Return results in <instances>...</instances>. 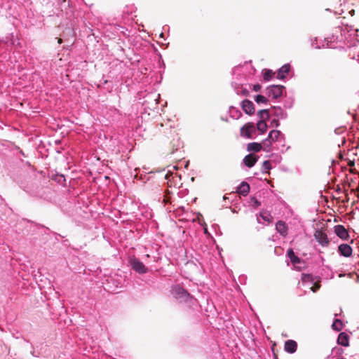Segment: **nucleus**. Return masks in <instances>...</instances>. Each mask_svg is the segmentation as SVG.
<instances>
[{
	"label": "nucleus",
	"instance_id": "nucleus-5",
	"mask_svg": "<svg viewBox=\"0 0 359 359\" xmlns=\"http://www.w3.org/2000/svg\"><path fill=\"white\" fill-rule=\"evenodd\" d=\"M256 132V128L253 123H247L241 128V136L246 138H252Z\"/></svg>",
	"mask_w": 359,
	"mask_h": 359
},
{
	"label": "nucleus",
	"instance_id": "nucleus-34",
	"mask_svg": "<svg viewBox=\"0 0 359 359\" xmlns=\"http://www.w3.org/2000/svg\"><path fill=\"white\" fill-rule=\"evenodd\" d=\"M260 216L262 217V219L265 221H269V218H268V216H266L263 214H260Z\"/></svg>",
	"mask_w": 359,
	"mask_h": 359
},
{
	"label": "nucleus",
	"instance_id": "nucleus-29",
	"mask_svg": "<svg viewBox=\"0 0 359 359\" xmlns=\"http://www.w3.org/2000/svg\"><path fill=\"white\" fill-rule=\"evenodd\" d=\"M250 203L255 208H258L261 205V203L255 197L250 198Z\"/></svg>",
	"mask_w": 359,
	"mask_h": 359
},
{
	"label": "nucleus",
	"instance_id": "nucleus-17",
	"mask_svg": "<svg viewBox=\"0 0 359 359\" xmlns=\"http://www.w3.org/2000/svg\"><path fill=\"white\" fill-rule=\"evenodd\" d=\"M250 191V186L247 182H243L238 187L237 192L243 196H246Z\"/></svg>",
	"mask_w": 359,
	"mask_h": 359
},
{
	"label": "nucleus",
	"instance_id": "nucleus-24",
	"mask_svg": "<svg viewBox=\"0 0 359 359\" xmlns=\"http://www.w3.org/2000/svg\"><path fill=\"white\" fill-rule=\"evenodd\" d=\"M257 115L261 118V120L265 121L269 118V112L267 109L259 110L257 113Z\"/></svg>",
	"mask_w": 359,
	"mask_h": 359
},
{
	"label": "nucleus",
	"instance_id": "nucleus-16",
	"mask_svg": "<svg viewBox=\"0 0 359 359\" xmlns=\"http://www.w3.org/2000/svg\"><path fill=\"white\" fill-rule=\"evenodd\" d=\"M273 114L278 118L284 119L287 117V113L278 106L273 107Z\"/></svg>",
	"mask_w": 359,
	"mask_h": 359
},
{
	"label": "nucleus",
	"instance_id": "nucleus-19",
	"mask_svg": "<svg viewBox=\"0 0 359 359\" xmlns=\"http://www.w3.org/2000/svg\"><path fill=\"white\" fill-rule=\"evenodd\" d=\"M272 142H273V141L271 139H269V137L268 136L261 143L263 150L266 152L270 151L271 150Z\"/></svg>",
	"mask_w": 359,
	"mask_h": 359
},
{
	"label": "nucleus",
	"instance_id": "nucleus-38",
	"mask_svg": "<svg viewBox=\"0 0 359 359\" xmlns=\"http://www.w3.org/2000/svg\"><path fill=\"white\" fill-rule=\"evenodd\" d=\"M160 36H161V37H163V33H161V34H160Z\"/></svg>",
	"mask_w": 359,
	"mask_h": 359
},
{
	"label": "nucleus",
	"instance_id": "nucleus-33",
	"mask_svg": "<svg viewBox=\"0 0 359 359\" xmlns=\"http://www.w3.org/2000/svg\"><path fill=\"white\" fill-rule=\"evenodd\" d=\"M271 123L274 125L276 127H278L279 126L278 120H273Z\"/></svg>",
	"mask_w": 359,
	"mask_h": 359
},
{
	"label": "nucleus",
	"instance_id": "nucleus-14",
	"mask_svg": "<svg viewBox=\"0 0 359 359\" xmlns=\"http://www.w3.org/2000/svg\"><path fill=\"white\" fill-rule=\"evenodd\" d=\"M276 231L283 236L285 237L287 235V226L285 222L278 221L276 224Z\"/></svg>",
	"mask_w": 359,
	"mask_h": 359
},
{
	"label": "nucleus",
	"instance_id": "nucleus-36",
	"mask_svg": "<svg viewBox=\"0 0 359 359\" xmlns=\"http://www.w3.org/2000/svg\"><path fill=\"white\" fill-rule=\"evenodd\" d=\"M310 289L315 292L316 291V289L313 288V287H311Z\"/></svg>",
	"mask_w": 359,
	"mask_h": 359
},
{
	"label": "nucleus",
	"instance_id": "nucleus-2",
	"mask_svg": "<svg viewBox=\"0 0 359 359\" xmlns=\"http://www.w3.org/2000/svg\"><path fill=\"white\" fill-rule=\"evenodd\" d=\"M285 87L282 85H271L266 88V95L273 99H277L282 96Z\"/></svg>",
	"mask_w": 359,
	"mask_h": 359
},
{
	"label": "nucleus",
	"instance_id": "nucleus-23",
	"mask_svg": "<svg viewBox=\"0 0 359 359\" xmlns=\"http://www.w3.org/2000/svg\"><path fill=\"white\" fill-rule=\"evenodd\" d=\"M257 129L261 133H264L267 130V124L264 120H260L257 123Z\"/></svg>",
	"mask_w": 359,
	"mask_h": 359
},
{
	"label": "nucleus",
	"instance_id": "nucleus-11",
	"mask_svg": "<svg viewBox=\"0 0 359 359\" xmlns=\"http://www.w3.org/2000/svg\"><path fill=\"white\" fill-rule=\"evenodd\" d=\"M269 137L273 142H285V135L279 130H271L269 134Z\"/></svg>",
	"mask_w": 359,
	"mask_h": 359
},
{
	"label": "nucleus",
	"instance_id": "nucleus-30",
	"mask_svg": "<svg viewBox=\"0 0 359 359\" xmlns=\"http://www.w3.org/2000/svg\"><path fill=\"white\" fill-rule=\"evenodd\" d=\"M55 180H57V182H60V183H61L62 181V182L65 181V176L63 175H57V177L55 178Z\"/></svg>",
	"mask_w": 359,
	"mask_h": 359
},
{
	"label": "nucleus",
	"instance_id": "nucleus-27",
	"mask_svg": "<svg viewBox=\"0 0 359 359\" xmlns=\"http://www.w3.org/2000/svg\"><path fill=\"white\" fill-rule=\"evenodd\" d=\"M255 100L257 103L266 104L268 102L267 98L262 95H257Z\"/></svg>",
	"mask_w": 359,
	"mask_h": 359
},
{
	"label": "nucleus",
	"instance_id": "nucleus-26",
	"mask_svg": "<svg viewBox=\"0 0 359 359\" xmlns=\"http://www.w3.org/2000/svg\"><path fill=\"white\" fill-rule=\"evenodd\" d=\"M332 328L337 331H341L343 328L342 322L339 319H336L332 325Z\"/></svg>",
	"mask_w": 359,
	"mask_h": 359
},
{
	"label": "nucleus",
	"instance_id": "nucleus-8",
	"mask_svg": "<svg viewBox=\"0 0 359 359\" xmlns=\"http://www.w3.org/2000/svg\"><path fill=\"white\" fill-rule=\"evenodd\" d=\"M337 252L340 256L350 257L352 255L353 249L350 245L342 243L338 246Z\"/></svg>",
	"mask_w": 359,
	"mask_h": 359
},
{
	"label": "nucleus",
	"instance_id": "nucleus-4",
	"mask_svg": "<svg viewBox=\"0 0 359 359\" xmlns=\"http://www.w3.org/2000/svg\"><path fill=\"white\" fill-rule=\"evenodd\" d=\"M158 98H159V95H156V94H149V95H147L146 97H145V100L143 102V104L150 109H154L157 107L158 106Z\"/></svg>",
	"mask_w": 359,
	"mask_h": 359
},
{
	"label": "nucleus",
	"instance_id": "nucleus-31",
	"mask_svg": "<svg viewBox=\"0 0 359 359\" xmlns=\"http://www.w3.org/2000/svg\"><path fill=\"white\" fill-rule=\"evenodd\" d=\"M260 89H261V86H260L259 84H257V85H255V86H253V90H254L255 91H259V90H260Z\"/></svg>",
	"mask_w": 359,
	"mask_h": 359
},
{
	"label": "nucleus",
	"instance_id": "nucleus-3",
	"mask_svg": "<svg viewBox=\"0 0 359 359\" xmlns=\"http://www.w3.org/2000/svg\"><path fill=\"white\" fill-rule=\"evenodd\" d=\"M130 265L132 269L140 274H144L147 272V269L145 265L135 257H130Z\"/></svg>",
	"mask_w": 359,
	"mask_h": 359
},
{
	"label": "nucleus",
	"instance_id": "nucleus-37",
	"mask_svg": "<svg viewBox=\"0 0 359 359\" xmlns=\"http://www.w3.org/2000/svg\"><path fill=\"white\" fill-rule=\"evenodd\" d=\"M58 43H62V39H58Z\"/></svg>",
	"mask_w": 359,
	"mask_h": 359
},
{
	"label": "nucleus",
	"instance_id": "nucleus-1",
	"mask_svg": "<svg viewBox=\"0 0 359 359\" xmlns=\"http://www.w3.org/2000/svg\"><path fill=\"white\" fill-rule=\"evenodd\" d=\"M171 294L180 302H187L192 297L191 294L180 285H175L172 287Z\"/></svg>",
	"mask_w": 359,
	"mask_h": 359
},
{
	"label": "nucleus",
	"instance_id": "nucleus-25",
	"mask_svg": "<svg viewBox=\"0 0 359 359\" xmlns=\"http://www.w3.org/2000/svg\"><path fill=\"white\" fill-rule=\"evenodd\" d=\"M274 72L271 69H264L263 74V78L265 81H270L273 77Z\"/></svg>",
	"mask_w": 359,
	"mask_h": 359
},
{
	"label": "nucleus",
	"instance_id": "nucleus-7",
	"mask_svg": "<svg viewBox=\"0 0 359 359\" xmlns=\"http://www.w3.org/2000/svg\"><path fill=\"white\" fill-rule=\"evenodd\" d=\"M314 237L317 242L322 246H327L330 243L327 234L320 229H318L315 231Z\"/></svg>",
	"mask_w": 359,
	"mask_h": 359
},
{
	"label": "nucleus",
	"instance_id": "nucleus-20",
	"mask_svg": "<svg viewBox=\"0 0 359 359\" xmlns=\"http://www.w3.org/2000/svg\"><path fill=\"white\" fill-rule=\"evenodd\" d=\"M248 151L258 152L262 149V146L260 143L251 142L248 144Z\"/></svg>",
	"mask_w": 359,
	"mask_h": 359
},
{
	"label": "nucleus",
	"instance_id": "nucleus-21",
	"mask_svg": "<svg viewBox=\"0 0 359 359\" xmlns=\"http://www.w3.org/2000/svg\"><path fill=\"white\" fill-rule=\"evenodd\" d=\"M229 113L230 116L234 119H238L241 116V111L238 109L233 107H229Z\"/></svg>",
	"mask_w": 359,
	"mask_h": 359
},
{
	"label": "nucleus",
	"instance_id": "nucleus-28",
	"mask_svg": "<svg viewBox=\"0 0 359 359\" xmlns=\"http://www.w3.org/2000/svg\"><path fill=\"white\" fill-rule=\"evenodd\" d=\"M271 168V163L269 161H264L262 163V172H266Z\"/></svg>",
	"mask_w": 359,
	"mask_h": 359
},
{
	"label": "nucleus",
	"instance_id": "nucleus-6",
	"mask_svg": "<svg viewBox=\"0 0 359 359\" xmlns=\"http://www.w3.org/2000/svg\"><path fill=\"white\" fill-rule=\"evenodd\" d=\"M169 187H178L181 184L180 176L177 173L168 172L165 177Z\"/></svg>",
	"mask_w": 359,
	"mask_h": 359
},
{
	"label": "nucleus",
	"instance_id": "nucleus-10",
	"mask_svg": "<svg viewBox=\"0 0 359 359\" xmlns=\"http://www.w3.org/2000/svg\"><path fill=\"white\" fill-rule=\"evenodd\" d=\"M243 110L249 115L253 114L255 112L254 104L252 101L245 100L241 103Z\"/></svg>",
	"mask_w": 359,
	"mask_h": 359
},
{
	"label": "nucleus",
	"instance_id": "nucleus-15",
	"mask_svg": "<svg viewBox=\"0 0 359 359\" xmlns=\"http://www.w3.org/2000/svg\"><path fill=\"white\" fill-rule=\"evenodd\" d=\"M257 161V158L252 154H248L245 156V158H243L244 164L248 168H252V166H254Z\"/></svg>",
	"mask_w": 359,
	"mask_h": 359
},
{
	"label": "nucleus",
	"instance_id": "nucleus-32",
	"mask_svg": "<svg viewBox=\"0 0 359 359\" xmlns=\"http://www.w3.org/2000/svg\"><path fill=\"white\" fill-rule=\"evenodd\" d=\"M311 278V276L309 275H304L302 277V281L304 282L306 280H309Z\"/></svg>",
	"mask_w": 359,
	"mask_h": 359
},
{
	"label": "nucleus",
	"instance_id": "nucleus-35",
	"mask_svg": "<svg viewBox=\"0 0 359 359\" xmlns=\"http://www.w3.org/2000/svg\"><path fill=\"white\" fill-rule=\"evenodd\" d=\"M20 154L21 155H22L23 156H25V154H24V152H23V151H22V150H20Z\"/></svg>",
	"mask_w": 359,
	"mask_h": 359
},
{
	"label": "nucleus",
	"instance_id": "nucleus-9",
	"mask_svg": "<svg viewBox=\"0 0 359 359\" xmlns=\"http://www.w3.org/2000/svg\"><path fill=\"white\" fill-rule=\"evenodd\" d=\"M334 231L336 235L342 240H348L349 238L348 232L343 225L338 224L334 226Z\"/></svg>",
	"mask_w": 359,
	"mask_h": 359
},
{
	"label": "nucleus",
	"instance_id": "nucleus-12",
	"mask_svg": "<svg viewBox=\"0 0 359 359\" xmlns=\"http://www.w3.org/2000/svg\"><path fill=\"white\" fill-rule=\"evenodd\" d=\"M290 71V65L289 64H285L283 65L280 68L278 69L277 72V78L278 79L283 80L286 78V76Z\"/></svg>",
	"mask_w": 359,
	"mask_h": 359
},
{
	"label": "nucleus",
	"instance_id": "nucleus-22",
	"mask_svg": "<svg viewBox=\"0 0 359 359\" xmlns=\"http://www.w3.org/2000/svg\"><path fill=\"white\" fill-rule=\"evenodd\" d=\"M287 255L292 264H296L300 263V259L294 255L292 249L288 250Z\"/></svg>",
	"mask_w": 359,
	"mask_h": 359
},
{
	"label": "nucleus",
	"instance_id": "nucleus-18",
	"mask_svg": "<svg viewBox=\"0 0 359 359\" xmlns=\"http://www.w3.org/2000/svg\"><path fill=\"white\" fill-rule=\"evenodd\" d=\"M337 342L343 346H348L349 345L348 335L344 332H341L338 336Z\"/></svg>",
	"mask_w": 359,
	"mask_h": 359
},
{
	"label": "nucleus",
	"instance_id": "nucleus-13",
	"mask_svg": "<svg viewBox=\"0 0 359 359\" xmlns=\"http://www.w3.org/2000/svg\"><path fill=\"white\" fill-rule=\"evenodd\" d=\"M297 344L294 340H287L285 343L284 349L287 353H294L296 352Z\"/></svg>",
	"mask_w": 359,
	"mask_h": 359
}]
</instances>
